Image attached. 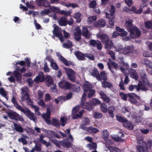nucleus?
Wrapping results in <instances>:
<instances>
[{"label": "nucleus", "mask_w": 152, "mask_h": 152, "mask_svg": "<svg viewBox=\"0 0 152 152\" xmlns=\"http://www.w3.org/2000/svg\"><path fill=\"white\" fill-rule=\"evenodd\" d=\"M53 27L54 28L53 31V36H52V38L54 39V36H55L59 38L61 42L64 41V38L62 35V29L55 24H53Z\"/></svg>", "instance_id": "nucleus-1"}, {"label": "nucleus", "mask_w": 152, "mask_h": 152, "mask_svg": "<svg viewBox=\"0 0 152 152\" xmlns=\"http://www.w3.org/2000/svg\"><path fill=\"white\" fill-rule=\"evenodd\" d=\"M21 99L23 101L26 100L28 103L30 105L32 104V101L30 99L28 93V89L26 86L22 87L21 89Z\"/></svg>", "instance_id": "nucleus-2"}, {"label": "nucleus", "mask_w": 152, "mask_h": 152, "mask_svg": "<svg viewBox=\"0 0 152 152\" xmlns=\"http://www.w3.org/2000/svg\"><path fill=\"white\" fill-rule=\"evenodd\" d=\"M8 117L10 119L15 120H19L21 122L24 121V119L21 115L14 111H10L7 113Z\"/></svg>", "instance_id": "nucleus-3"}, {"label": "nucleus", "mask_w": 152, "mask_h": 152, "mask_svg": "<svg viewBox=\"0 0 152 152\" xmlns=\"http://www.w3.org/2000/svg\"><path fill=\"white\" fill-rule=\"evenodd\" d=\"M20 111L25 114L30 120L33 121L34 122L37 121V119L34 114L31 112L29 109L22 108Z\"/></svg>", "instance_id": "nucleus-4"}, {"label": "nucleus", "mask_w": 152, "mask_h": 152, "mask_svg": "<svg viewBox=\"0 0 152 152\" xmlns=\"http://www.w3.org/2000/svg\"><path fill=\"white\" fill-rule=\"evenodd\" d=\"M134 89H136L138 91L140 90L146 91L148 89L141 82H139L137 85H130L129 87V90L130 91H132Z\"/></svg>", "instance_id": "nucleus-5"}, {"label": "nucleus", "mask_w": 152, "mask_h": 152, "mask_svg": "<svg viewBox=\"0 0 152 152\" xmlns=\"http://www.w3.org/2000/svg\"><path fill=\"white\" fill-rule=\"evenodd\" d=\"M64 69L69 80L72 81H75L76 73L74 71L71 69L65 67H64Z\"/></svg>", "instance_id": "nucleus-6"}, {"label": "nucleus", "mask_w": 152, "mask_h": 152, "mask_svg": "<svg viewBox=\"0 0 152 152\" xmlns=\"http://www.w3.org/2000/svg\"><path fill=\"white\" fill-rule=\"evenodd\" d=\"M58 86L61 88L69 89L72 88L73 85L64 80H62L58 83Z\"/></svg>", "instance_id": "nucleus-7"}, {"label": "nucleus", "mask_w": 152, "mask_h": 152, "mask_svg": "<svg viewBox=\"0 0 152 152\" xmlns=\"http://www.w3.org/2000/svg\"><path fill=\"white\" fill-rule=\"evenodd\" d=\"M130 32V36L132 38L139 37L140 35V31L136 26H134L131 29L129 30Z\"/></svg>", "instance_id": "nucleus-8"}, {"label": "nucleus", "mask_w": 152, "mask_h": 152, "mask_svg": "<svg viewBox=\"0 0 152 152\" xmlns=\"http://www.w3.org/2000/svg\"><path fill=\"white\" fill-rule=\"evenodd\" d=\"M86 97L85 94H83L81 98V106L83 108L89 110H91L93 108L92 105L84 102L86 99Z\"/></svg>", "instance_id": "nucleus-9"}, {"label": "nucleus", "mask_w": 152, "mask_h": 152, "mask_svg": "<svg viewBox=\"0 0 152 152\" xmlns=\"http://www.w3.org/2000/svg\"><path fill=\"white\" fill-rule=\"evenodd\" d=\"M137 143L139 144L137 147V152H148L145 149H144L146 145V143L142 140H139L138 141Z\"/></svg>", "instance_id": "nucleus-10"}, {"label": "nucleus", "mask_w": 152, "mask_h": 152, "mask_svg": "<svg viewBox=\"0 0 152 152\" xmlns=\"http://www.w3.org/2000/svg\"><path fill=\"white\" fill-rule=\"evenodd\" d=\"M101 135L102 137L108 144H112L113 143L112 140L108 139L109 133L107 130H104L101 133Z\"/></svg>", "instance_id": "nucleus-11"}, {"label": "nucleus", "mask_w": 152, "mask_h": 152, "mask_svg": "<svg viewBox=\"0 0 152 152\" xmlns=\"http://www.w3.org/2000/svg\"><path fill=\"white\" fill-rule=\"evenodd\" d=\"M18 71H20L22 73L23 72H25L26 69L24 67L21 69L18 68L16 70L13 72V74L15 77L18 80L20 79L21 77V75L18 72Z\"/></svg>", "instance_id": "nucleus-12"}, {"label": "nucleus", "mask_w": 152, "mask_h": 152, "mask_svg": "<svg viewBox=\"0 0 152 152\" xmlns=\"http://www.w3.org/2000/svg\"><path fill=\"white\" fill-rule=\"evenodd\" d=\"M128 96L130 97L129 99V101L130 102L134 104H137L136 99L134 98L139 99L140 97L138 96L133 93L129 94Z\"/></svg>", "instance_id": "nucleus-13"}, {"label": "nucleus", "mask_w": 152, "mask_h": 152, "mask_svg": "<svg viewBox=\"0 0 152 152\" xmlns=\"http://www.w3.org/2000/svg\"><path fill=\"white\" fill-rule=\"evenodd\" d=\"M96 36L97 38L100 39L102 42L103 43H105L109 40V36L105 34H102L101 35L97 34Z\"/></svg>", "instance_id": "nucleus-14"}, {"label": "nucleus", "mask_w": 152, "mask_h": 152, "mask_svg": "<svg viewBox=\"0 0 152 152\" xmlns=\"http://www.w3.org/2000/svg\"><path fill=\"white\" fill-rule=\"evenodd\" d=\"M50 111L48 107L47 108V110L46 113L43 114L42 115V117L44 118L46 122L48 124L50 122Z\"/></svg>", "instance_id": "nucleus-15"}, {"label": "nucleus", "mask_w": 152, "mask_h": 152, "mask_svg": "<svg viewBox=\"0 0 152 152\" xmlns=\"http://www.w3.org/2000/svg\"><path fill=\"white\" fill-rule=\"evenodd\" d=\"M134 49L132 45L126 46L123 48L122 54L127 55L133 51Z\"/></svg>", "instance_id": "nucleus-16"}, {"label": "nucleus", "mask_w": 152, "mask_h": 152, "mask_svg": "<svg viewBox=\"0 0 152 152\" xmlns=\"http://www.w3.org/2000/svg\"><path fill=\"white\" fill-rule=\"evenodd\" d=\"M17 95L16 94H13L12 98V102L14 104L16 108L20 111L23 108L21 106L19 105L17 103L16 101Z\"/></svg>", "instance_id": "nucleus-17"}, {"label": "nucleus", "mask_w": 152, "mask_h": 152, "mask_svg": "<svg viewBox=\"0 0 152 152\" xmlns=\"http://www.w3.org/2000/svg\"><path fill=\"white\" fill-rule=\"evenodd\" d=\"M75 39L77 40H79L80 38V35L81 33L80 29L79 27L75 28L73 31Z\"/></svg>", "instance_id": "nucleus-18"}, {"label": "nucleus", "mask_w": 152, "mask_h": 152, "mask_svg": "<svg viewBox=\"0 0 152 152\" xmlns=\"http://www.w3.org/2000/svg\"><path fill=\"white\" fill-rule=\"evenodd\" d=\"M56 55L58 57L60 60L63 62L66 66H68L70 64H71V61H67L59 53H57Z\"/></svg>", "instance_id": "nucleus-19"}, {"label": "nucleus", "mask_w": 152, "mask_h": 152, "mask_svg": "<svg viewBox=\"0 0 152 152\" xmlns=\"http://www.w3.org/2000/svg\"><path fill=\"white\" fill-rule=\"evenodd\" d=\"M99 94L104 101L107 103L109 102L110 101V99L109 97L107 96L104 91H100Z\"/></svg>", "instance_id": "nucleus-20"}, {"label": "nucleus", "mask_w": 152, "mask_h": 152, "mask_svg": "<svg viewBox=\"0 0 152 152\" xmlns=\"http://www.w3.org/2000/svg\"><path fill=\"white\" fill-rule=\"evenodd\" d=\"M44 75L43 72H40L38 76L34 80V81L36 82H42L44 80Z\"/></svg>", "instance_id": "nucleus-21"}, {"label": "nucleus", "mask_w": 152, "mask_h": 152, "mask_svg": "<svg viewBox=\"0 0 152 152\" xmlns=\"http://www.w3.org/2000/svg\"><path fill=\"white\" fill-rule=\"evenodd\" d=\"M83 88L84 91L83 94H85L86 96V92L88 91L90 89H91L92 86L90 83L87 82L84 83Z\"/></svg>", "instance_id": "nucleus-22"}, {"label": "nucleus", "mask_w": 152, "mask_h": 152, "mask_svg": "<svg viewBox=\"0 0 152 152\" xmlns=\"http://www.w3.org/2000/svg\"><path fill=\"white\" fill-rule=\"evenodd\" d=\"M132 22V20L130 18H127L126 20L125 26L128 31L129 30L132 29V27L133 25Z\"/></svg>", "instance_id": "nucleus-23"}, {"label": "nucleus", "mask_w": 152, "mask_h": 152, "mask_svg": "<svg viewBox=\"0 0 152 152\" xmlns=\"http://www.w3.org/2000/svg\"><path fill=\"white\" fill-rule=\"evenodd\" d=\"M106 24V22L104 20L101 19L94 23V25L96 27H103Z\"/></svg>", "instance_id": "nucleus-24"}, {"label": "nucleus", "mask_w": 152, "mask_h": 152, "mask_svg": "<svg viewBox=\"0 0 152 152\" xmlns=\"http://www.w3.org/2000/svg\"><path fill=\"white\" fill-rule=\"evenodd\" d=\"M141 62L142 64L146 65L147 67L152 69V62L150 61L145 58L142 60Z\"/></svg>", "instance_id": "nucleus-25"}, {"label": "nucleus", "mask_w": 152, "mask_h": 152, "mask_svg": "<svg viewBox=\"0 0 152 152\" xmlns=\"http://www.w3.org/2000/svg\"><path fill=\"white\" fill-rule=\"evenodd\" d=\"M45 81L46 84L48 86L52 84L53 83V79L52 77L51 76L47 75L45 77Z\"/></svg>", "instance_id": "nucleus-26"}, {"label": "nucleus", "mask_w": 152, "mask_h": 152, "mask_svg": "<svg viewBox=\"0 0 152 152\" xmlns=\"http://www.w3.org/2000/svg\"><path fill=\"white\" fill-rule=\"evenodd\" d=\"M116 29L117 31L120 32L119 35L121 36L124 37L126 36L127 35V32L124 30L123 29L119 27H116Z\"/></svg>", "instance_id": "nucleus-27"}, {"label": "nucleus", "mask_w": 152, "mask_h": 152, "mask_svg": "<svg viewBox=\"0 0 152 152\" xmlns=\"http://www.w3.org/2000/svg\"><path fill=\"white\" fill-rule=\"evenodd\" d=\"M83 35L86 39L89 38L91 36L90 33L85 27H83Z\"/></svg>", "instance_id": "nucleus-28"}, {"label": "nucleus", "mask_w": 152, "mask_h": 152, "mask_svg": "<svg viewBox=\"0 0 152 152\" xmlns=\"http://www.w3.org/2000/svg\"><path fill=\"white\" fill-rule=\"evenodd\" d=\"M140 75L143 83L147 82V77L144 70H141L140 72Z\"/></svg>", "instance_id": "nucleus-29"}, {"label": "nucleus", "mask_w": 152, "mask_h": 152, "mask_svg": "<svg viewBox=\"0 0 152 152\" xmlns=\"http://www.w3.org/2000/svg\"><path fill=\"white\" fill-rule=\"evenodd\" d=\"M124 126L126 128L129 129H134V126L130 121H128L126 120L124 124H123Z\"/></svg>", "instance_id": "nucleus-30"}, {"label": "nucleus", "mask_w": 152, "mask_h": 152, "mask_svg": "<svg viewBox=\"0 0 152 152\" xmlns=\"http://www.w3.org/2000/svg\"><path fill=\"white\" fill-rule=\"evenodd\" d=\"M77 58L80 60H84L86 54H83L79 52H77L75 53Z\"/></svg>", "instance_id": "nucleus-31"}, {"label": "nucleus", "mask_w": 152, "mask_h": 152, "mask_svg": "<svg viewBox=\"0 0 152 152\" xmlns=\"http://www.w3.org/2000/svg\"><path fill=\"white\" fill-rule=\"evenodd\" d=\"M113 46V44L112 41L110 39L105 43V47L106 49H111Z\"/></svg>", "instance_id": "nucleus-32"}, {"label": "nucleus", "mask_w": 152, "mask_h": 152, "mask_svg": "<svg viewBox=\"0 0 152 152\" xmlns=\"http://www.w3.org/2000/svg\"><path fill=\"white\" fill-rule=\"evenodd\" d=\"M129 72L132 78L136 80L137 79L138 76L135 70L130 69L129 70Z\"/></svg>", "instance_id": "nucleus-33"}, {"label": "nucleus", "mask_w": 152, "mask_h": 152, "mask_svg": "<svg viewBox=\"0 0 152 152\" xmlns=\"http://www.w3.org/2000/svg\"><path fill=\"white\" fill-rule=\"evenodd\" d=\"M14 128L15 130L18 132H22L23 129L22 127L20 125L13 123Z\"/></svg>", "instance_id": "nucleus-34"}, {"label": "nucleus", "mask_w": 152, "mask_h": 152, "mask_svg": "<svg viewBox=\"0 0 152 152\" xmlns=\"http://www.w3.org/2000/svg\"><path fill=\"white\" fill-rule=\"evenodd\" d=\"M58 23L61 26H65L67 24L66 18L64 17L61 18L59 21Z\"/></svg>", "instance_id": "nucleus-35"}, {"label": "nucleus", "mask_w": 152, "mask_h": 152, "mask_svg": "<svg viewBox=\"0 0 152 152\" xmlns=\"http://www.w3.org/2000/svg\"><path fill=\"white\" fill-rule=\"evenodd\" d=\"M106 15L107 17L109 18V23L110 25H111L112 26H113L114 24V22H114L115 17H114V16H111V17L109 18V16L110 15V14H109L107 13H106Z\"/></svg>", "instance_id": "nucleus-36"}, {"label": "nucleus", "mask_w": 152, "mask_h": 152, "mask_svg": "<svg viewBox=\"0 0 152 152\" xmlns=\"http://www.w3.org/2000/svg\"><path fill=\"white\" fill-rule=\"evenodd\" d=\"M122 112L124 113H126V115L128 117H132V115L129 113V108L128 107H124L122 109Z\"/></svg>", "instance_id": "nucleus-37"}, {"label": "nucleus", "mask_w": 152, "mask_h": 152, "mask_svg": "<svg viewBox=\"0 0 152 152\" xmlns=\"http://www.w3.org/2000/svg\"><path fill=\"white\" fill-rule=\"evenodd\" d=\"M102 86L104 88H110L112 87V84L106 81H104L102 82Z\"/></svg>", "instance_id": "nucleus-38"}, {"label": "nucleus", "mask_w": 152, "mask_h": 152, "mask_svg": "<svg viewBox=\"0 0 152 152\" xmlns=\"http://www.w3.org/2000/svg\"><path fill=\"white\" fill-rule=\"evenodd\" d=\"M115 51L116 52H119L120 53H122L123 48H122V46L119 44H118L116 45L114 47Z\"/></svg>", "instance_id": "nucleus-39"}, {"label": "nucleus", "mask_w": 152, "mask_h": 152, "mask_svg": "<svg viewBox=\"0 0 152 152\" xmlns=\"http://www.w3.org/2000/svg\"><path fill=\"white\" fill-rule=\"evenodd\" d=\"M84 113V110H82L78 114L73 115L72 117V118L74 119H76L78 118H81L82 117V115Z\"/></svg>", "instance_id": "nucleus-40"}, {"label": "nucleus", "mask_w": 152, "mask_h": 152, "mask_svg": "<svg viewBox=\"0 0 152 152\" xmlns=\"http://www.w3.org/2000/svg\"><path fill=\"white\" fill-rule=\"evenodd\" d=\"M86 147L90 150L95 149L96 148L97 145L95 143H92L88 144Z\"/></svg>", "instance_id": "nucleus-41"}, {"label": "nucleus", "mask_w": 152, "mask_h": 152, "mask_svg": "<svg viewBox=\"0 0 152 152\" xmlns=\"http://www.w3.org/2000/svg\"><path fill=\"white\" fill-rule=\"evenodd\" d=\"M38 5L39 6H44L45 7H47L50 5V4L49 2L47 1L44 0L42 2V1L40 3H38Z\"/></svg>", "instance_id": "nucleus-42"}, {"label": "nucleus", "mask_w": 152, "mask_h": 152, "mask_svg": "<svg viewBox=\"0 0 152 152\" xmlns=\"http://www.w3.org/2000/svg\"><path fill=\"white\" fill-rule=\"evenodd\" d=\"M62 144L64 147L68 148L70 146L71 143L67 139L63 141Z\"/></svg>", "instance_id": "nucleus-43"}, {"label": "nucleus", "mask_w": 152, "mask_h": 152, "mask_svg": "<svg viewBox=\"0 0 152 152\" xmlns=\"http://www.w3.org/2000/svg\"><path fill=\"white\" fill-rule=\"evenodd\" d=\"M0 94L4 97H5L7 100L8 99V97L7 96V94L3 88L0 89Z\"/></svg>", "instance_id": "nucleus-44"}, {"label": "nucleus", "mask_w": 152, "mask_h": 152, "mask_svg": "<svg viewBox=\"0 0 152 152\" xmlns=\"http://www.w3.org/2000/svg\"><path fill=\"white\" fill-rule=\"evenodd\" d=\"M99 131L98 129L94 128L89 127L87 128V131L89 133H96Z\"/></svg>", "instance_id": "nucleus-45"}, {"label": "nucleus", "mask_w": 152, "mask_h": 152, "mask_svg": "<svg viewBox=\"0 0 152 152\" xmlns=\"http://www.w3.org/2000/svg\"><path fill=\"white\" fill-rule=\"evenodd\" d=\"M115 107L113 106H112L110 107L108 109V113L112 117H113L114 116L113 113V111L115 110Z\"/></svg>", "instance_id": "nucleus-46"}, {"label": "nucleus", "mask_w": 152, "mask_h": 152, "mask_svg": "<svg viewBox=\"0 0 152 152\" xmlns=\"http://www.w3.org/2000/svg\"><path fill=\"white\" fill-rule=\"evenodd\" d=\"M32 108H34L35 110V112L36 114L37 115H40V112L39 111V108L38 107L32 104L30 105Z\"/></svg>", "instance_id": "nucleus-47"}, {"label": "nucleus", "mask_w": 152, "mask_h": 152, "mask_svg": "<svg viewBox=\"0 0 152 152\" xmlns=\"http://www.w3.org/2000/svg\"><path fill=\"white\" fill-rule=\"evenodd\" d=\"M80 17L81 14L79 12H77L74 15V17L76 19V21L77 23H79L81 21Z\"/></svg>", "instance_id": "nucleus-48"}, {"label": "nucleus", "mask_w": 152, "mask_h": 152, "mask_svg": "<svg viewBox=\"0 0 152 152\" xmlns=\"http://www.w3.org/2000/svg\"><path fill=\"white\" fill-rule=\"evenodd\" d=\"M72 42L69 41H67L63 45V47L65 48H68L71 47L72 46Z\"/></svg>", "instance_id": "nucleus-49"}, {"label": "nucleus", "mask_w": 152, "mask_h": 152, "mask_svg": "<svg viewBox=\"0 0 152 152\" xmlns=\"http://www.w3.org/2000/svg\"><path fill=\"white\" fill-rule=\"evenodd\" d=\"M108 149L110 152H121L120 149L116 147L110 146L108 147Z\"/></svg>", "instance_id": "nucleus-50"}, {"label": "nucleus", "mask_w": 152, "mask_h": 152, "mask_svg": "<svg viewBox=\"0 0 152 152\" xmlns=\"http://www.w3.org/2000/svg\"><path fill=\"white\" fill-rule=\"evenodd\" d=\"M106 52L107 54L110 56L112 59L114 60H115V54L114 52L111 50H108Z\"/></svg>", "instance_id": "nucleus-51"}, {"label": "nucleus", "mask_w": 152, "mask_h": 152, "mask_svg": "<svg viewBox=\"0 0 152 152\" xmlns=\"http://www.w3.org/2000/svg\"><path fill=\"white\" fill-rule=\"evenodd\" d=\"M52 124L57 127H58L60 126V123L58 120L56 118L53 119L52 120Z\"/></svg>", "instance_id": "nucleus-52"}, {"label": "nucleus", "mask_w": 152, "mask_h": 152, "mask_svg": "<svg viewBox=\"0 0 152 152\" xmlns=\"http://www.w3.org/2000/svg\"><path fill=\"white\" fill-rule=\"evenodd\" d=\"M67 119L65 117H62L60 118V124L62 126H64L66 124Z\"/></svg>", "instance_id": "nucleus-53"}, {"label": "nucleus", "mask_w": 152, "mask_h": 152, "mask_svg": "<svg viewBox=\"0 0 152 152\" xmlns=\"http://www.w3.org/2000/svg\"><path fill=\"white\" fill-rule=\"evenodd\" d=\"M101 110L104 113H106L107 110V105L105 104H102L101 106Z\"/></svg>", "instance_id": "nucleus-54"}, {"label": "nucleus", "mask_w": 152, "mask_h": 152, "mask_svg": "<svg viewBox=\"0 0 152 152\" xmlns=\"http://www.w3.org/2000/svg\"><path fill=\"white\" fill-rule=\"evenodd\" d=\"M91 103L93 105H95L97 104H100L101 103V102L98 99L94 98L91 101Z\"/></svg>", "instance_id": "nucleus-55"}, {"label": "nucleus", "mask_w": 152, "mask_h": 152, "mask_svg": "<svg viewBox=\"0 0 152 152\" xmlns=\"http://www.w3.org/2000/svg\"><path fill=\"white\" fill-rule=\"evenodd\" d=\"M89 121L90 120L88 118L84 116L83 118V120L82 123L84 124V125H89L90 124Z\"/></svg>", "instance_id": "nucleus-56"}, {"label": "nucleus", "mask_w": 152, "mask_h": 152, "mask_svg": "<svg viewBox=\"0 0 152 152\" xmlns=\"http://www.w3.org/2000/svg\"><path fill=\"white\" fill-rule=\"evenodd\" d=\"M145 25V26L148 28H152V21H146Z\"/></svg>", "instance_id": "nucleus-57"}, {"label": "nucleus", "mask_w": 152, "mask_h": 152, "mask_svg": "<svg viewBox=\"0 0 152 152\" xmlns=\"http://www.w3.org/2000/svg\"><path fill=\"white\" fill-rule=\"evenodd\" d=\"M80 108V106L78 105H77L74 107L72 109V112L73 115H74L79 110Z\"/></svg>", "instance_id": "nucleus-58"}, {"label": "nucleus", "mask_w": 152, "mask_h": 152, "mask_svg": "<svg viewBox=\"0 0 152 152\" xmlns=\"http://www.w3.org/2000/svg\"><path fill=\"white\" fill-rule=\"evenodd\" d=\"M116 119L120 122H122L123 124L126 121V119L121 116L117 115L116 116Z\"/></svg>", "instance_id": "nucleus-59"}, {"label": "nucleus", "mask_w": 152, "mask_h": 152, "mask_svg": "<svg viewBox=\"0 0 152 152\" xmlns=\"http://www.w3.org/2000/svg\"><path fill=\"white\" fill-rule=\"evenodd\" d=\"M97 19V17L96 16H93L89 17L88 19V22L90 23L95 20Z\"/></svg>", "instance_id": "nucleus-60"}, {"label": "nucleus", "mask_w": 152, "mask_h": 152, "mask_svg": "<svg viewBox=\"0 0 152 152\" xmlns=\"http://www.w3.org/2000/svg\"><path fill=\"white\" fill-rule=\"evenodd\" d=\"M109 63L114 68L116 69H117L118 68V64L115 62L112 61L110 59L109 60Z\"/></svg>", "instance_id": "nucleus-61"}, {"label": "nucleus", "mask_w": 152, "mask_h": 152, "mask_svg": "<svg viewBox=\"0 0 152 152\" xmlns=\"http://www.w3.org/2000/svg\"><path fill=\"white\" fill-rule=\"evenodd\" d=\"M91 74L94 77H97L99 75V72L97 69H94L93 72L91 73Z\"/></svg>", "instance_id": "nucleus-62"}, {"label": "nucleus", "mask_w": 152, "mask_h": 152, "mask_svg": "<svg viewBox=\"0 0 152 152\" xmlns=\"http://www.w3.org/2000/svg\"><path fill=\"white\" fill-rule=\"evenodd\" d=\"M44 94V91L41 90L38 91V98L39 99L43 98Z\"/></svg>", "instance_id": "nucleus-63"}, {"label": "nucleus", "mask_w": 152, "mask_h": 152, "mask_svg": "<svg viewBox=\"0 0 152 152\" xmlns=\"http://www.w3.org/2000/svg\"><path fill=\"white\" fill-rule=\"evenodd\" d=\"M102 116V114L101 113L98 112H96L94 113V117L95 118L98 119L101 118Z\"/></svg>", "instance_id": "nucleus-64"}]
</instances>
